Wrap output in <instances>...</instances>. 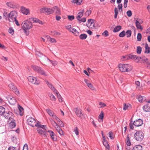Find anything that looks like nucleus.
<instances>
[{
  "label": "nucleus",
  "mask_w": 150,
  "mask_h": 150,
  "mask_svg": "<svg viewBox=\"0 0 150 150\" xmlns=\"http://www.w3.org/2000/svg\"><path fill=\"white\" fill-rule=\"evenodd\" d=\"M120 70L122 72H128L132 69V67L127 64H120L118 66Z\"/></svg>",
  "instance_id": "obj_1"
},
{
  "label": "nucleus",
  "mask_w": 150,
  "mask_h": 150,
  "mask_svg": "<svg viewBox=\"0 0 150 150\" xmlns=\"http://www.w3.org/2000/svg\"><path fill=\"white\" fill-rule=\"evenodd\" d=\"M47 85L51 89L53 92L55 93L57 95V98L58 99L59 101V102H61L62 101V98L59 93L58 91L54 87L51 83H50L47 81H45Z\"/></svg>",
  "instance_id": "obj_2"
},
{
  "label": "nucleus",
  "mask_w": 150,
  "mask_h": 150,
  "mask_svg": "<svg viewBox=\"0 0 150 150\" xmlns=\"http://www.w3.org/2000/svg\"><path fill=\"white\" fill-rule=\"evenodd\" d=\"M144 136V133L141 130L137 131L134 135L135 139L139 142H141L143 140Z\"/></svg>",
  "instance_id": "obj_3"
},
{
  "label": "nucleus",
  "mask_w": 150,
  "mask_h": 150,
  "mask_svg": "<svg viewBox=\"0 0 150 150\" xmlns=\"http://www.w3.org/2000/svg\"><path fill=\"white\" fill-rule=\"evenodd\" d=\"M22 28L25 29H29L32 27V23L28 21H23L22 23Z\"/></svg>",
  "instance_id": "obj_4"
},
{
  "label": "nucleus",
  "mask_w": 150,
  "mask_h": 150,
  "mask_svg": "<svg viewBox=\"0 0 150 150\" xmlns=\"http://www.w3.org/2000/svg\"><path fill=\"white\" fill-rule=\"evenodd\" d=\"M8 15V20L9 21L13 22H14V20L16 18L17 13L16 11H12L9 13Z\"/></svg>",
  "instance_id": "obj_5"
},
{
  "label": "nucleus",
  "mask_w": 150,
  "mask_h": 150,
  "mask_svg": "<svg viewBox=\"0 0 150 150\" xmlns=\"http://www.w3.org/2000/svg\"><path fill=\"white\" fill-rule=\"evenodd\" d=\"M74 110L77 116L79 117L81 119L85 118L84 116L82 113V110L81 109H78L77 108L74 109Z\"/></svg>",
  "instance_id": "obj_6"
},
{
  "label": "nucleus",
  "mask_w": 150,
  "mask_h": 150,
  "mask_svg": "<svg viewBox=\"0 0 150 150\" xmlns=\"http://www.w3.org/2000/svg\"><path fill=\"white\" fill-rule=\"evenodd\" d=\"M28 81L32 83L38 85L40 83L39 80L37 79L36 78L33 76H29L28 78Z\"/></svg>",
  "instance_id": "obj_7"
},
{
  "label": "nucleus",
  "mask_w": 150,
  "mask_h": 150,
  "mask_svg": "<svg viewBox=\"0 0 150 150\" xmlns=\"http://www.w3.org/2000/svg\"><path fill=\"white\" fill-rule=\"evenodd\" d=\"M8 86L18 96H19L20 95V93L18 90L13 84H10L8 85Z\"/></svg>",
  "instance_id": "obj_8"
},
{
  "label": "nucleus",
  "mask_w": 150,
  "mask_h": 150,
  "mask_svg": "<svg viewBox=\"0 0 150 150\" xmlns=\"http://www.w3.org/2000/svg\"><path fill=\"white\" fill-rule=\"evenodd\" d=\"M27 122L28 125L32 127L35 126V124L36 123V120L32 117H29L27 119Z\"/></svg>",
  "instance_id": "obj_9"
},
{
  "label": "nucleus",
  "mask_w": 150,
  "mask_h": 150,
  "mask_svg": "<svg viewBox=\"0 0 150 150\" xmlns=\"http://www.w3.org/2000/svg\"><path fill=\"white\" fill-rule=\"evenodd\" d=\"M42 62L43 63H46V62L49 61L54 66L56 65L57 64V62L56 61H52L49 59L47 57L44 56L42 58Z\"/></svg>",
  "instance_id": "obj_10"
},
{
  "label": "nucleus",
  "mask_w": 150,
  "mask_h": 150,
  "mask_svg": "<svg viewBox=\"0 0 150 150\" xmlns=\"http://www.w3.org/2000/svg\"><path fill=\"white\" fill-rule=\"evenodd\" d=\"M86 25L90 28L94 29L95 28V23L93 19H88Z\"/></svg>",
  "instance_id": "obj_11"
},
{
  "label": "nucleus",
  "mask_w": 150,
  "mask_h": 150,
  "mask_svg": "<svg viewBox=\"0 0 150 150\" xmlns=\"http://www.w3.org/2000/svg\"><path fill=\"white\" fill-rule=\"evenodd\" d=\"M134 20L135 21L136 26L137 29H140L142 30H143V28L140 25L141 21L140 19H139L137 18H135Z\"/></svg>",
  "instance_id": "obj_12"
},
{
  "label": "nucleus",
  "mask_w": 150,
  "mask_h": 150,
  "mask_svg": "<svg viewBox=\"0 0 150 150\" xmlns=\"http://www.w3.org/2000/svg\"><path fill=\"white\" fill-rule=\"evenodd\" d=\"M143 124V121L141 119H139L136 120L134 122V126L138 127L141 126Z\"/></svg>",
  "instance_id": "obj_13"
},
{
  "label": "nucleus",
  "mask_w": 150,
  "mask_h": 150,
  "mask_svg": "<svg viewBox=\"0 0 150 150\" xmlns=\"http://www.w3.org/2000/svg\"><path fill=\"white\" fill-rule=\"evenodd\" d=\"M12 115V113L11 112H7L5 111L3 115L7 119L9 118V120H11V119H12V117H11Z\"/></svg>",
  "instance_id": "obj_14"
},
{
  "label": "nucleus",
  "mask_w": 150,
  "mask_h": 150,
  "mask_svg": "<svg viewBox=\"0 0 150 150\" xmlns=\"http://www.w3.org/2000/svg\"><path fill=\"white\" fill-rule=\"evenodd\" d=\"M21 11L22 13L23 14L27 15L30 13V11L29 9L28 8H26L23 6H22L21 7Z\"/></svg>",
  "instance_id": "obj_15"
},
{
  "label": "nucleus",
  "mask_w": 150,
  "mask_h": 150,
  "mask_svg": "<svg viewBox=\"0 0 150 150\" xmlns=\"http://www.w3.org/2000/svg\"><path fill=\"white\" fill-rule=\"evenodd\" d=\"M52 8L54 10V12H55V13L57 15H61V12L59 8L57 6H54Z\"/></svg>",
  "instance_id": "obj_16"
},
{
  "label": "nucleus",
  "mask_w": 150,
  "mask_h": 150,
  "mask_svg": "<svg viewBox=\"0 0 150 150\" xmlns=\"http://www.w3.org/2000/svg\"><path fill=\"white\" fill-rule=\"evenodd\" d=\"M9 103L11 105H14L15 104L16 100L14 98L12 97H9L8 98Z\"/></svg>",
  "instance_id": "obj_17"
},
{
  "label": "nucleus",
  "mask_w": 150,
  "mask_h": 150,
  "mask_svg": "<svg viewBox=\"0 0 150 150\" xmlns=\"http://www.w3.org/2000/svg\"><path fill=\"white\" fill-rule=\"evenodd\" d=\"M47 132L50 133V136L52 139L54 141H56L57 138L56 135H55L54 133L52 131L50 130H49Z\"/></svg>",
  "instance_id": "obj_18"
},
{
  "label": "nucleus",
  "mask_w": 150,
  "mask_h": 150,
  "mask_svg": "<svg viewBox=\"0 0 150 150\" xmlns=\"http://www.w3.org/2000/svg\"><path fill=\"white\" fill-rule=\"evenodd\" d=\"M84 12V10H82L81 11L79 12L77 14V16L76 17V18L78 20H80L81 17L83 16V13Z\"/></svg>",
  "instance_id": "obj_19"
},
{
  "label": "nucleus",
  "mask_w": 150,
  "mask_h": 150,
  "mask_svg": "<svg viewBox=\"0 0 150 150\" xmlns=\"http://www.w3.org/2000/svg\"><path fill=\"white\" fill-rule=\"evenodd\" d=\"M35 126L37 127H39L40 128H41L42 129H43L45 130H46V129L47 128L46 126L45 125H40L39 123V121H38V122L35 124Z\"/></svg>",
  "instance_id": "obj_20"
},
{
  "label": "nucleus",
  "mask_w": 150,
  "mask_h": 150,
  "mask_svg": "<svg viewBox=\"0 0 150 150\" xmlns=\"http://www.w3.org/2000/svg\"><path fill=\"white\" fill-rule=\"evenodd\" d=\"M129 59H133L135 60H137V62L139 61V57L136 55H133L131 54H129Z\"/></svg>",
  "instance_id": "obj_21"
},
{
  "label": "nucleus",
  "mask_w": 150,
  "mask_h": 150,
  "mask_svg": "<svg viewBox=\"0 0 150 150\" xmlns=\"http://www.w3.org/2000/svg\"><path fill=\"white\" fill-rule=\"evenodd\" d=\"M37 130L38 132L41 135H44V136H45V133L46 132V130H42L41 129L38 127L37 129Z\"/></svg>",
  "instance_id": "obj_22"
},
{
  "label": "nucleus",
  "mask_w": 150,
  "mask_h": 150,
  "mask_svg": "<svg viewBox=\"0 0 150 150\" xmlns=\"http://www.w3.org/2000/svg\"><path fill=\"white\" fill-rule=\"evenodd\" d=\"M31 21H33V22L38 23L40 24H42V22L38 19L35 18H32L30 19Z\"/></svg>",
  "instance_id": "obj_23"
},
{
  "label": "nucleus",
  "mask_w": 150,
  "mask_h": 150,
  "mask_svg": "<svg viewBox=\"0 0 150 150\" xmlns=\"http://www.w3.org/2000/svg\"><path fill=\"white\" fill-rule=\"evenodd\" d=\"M11 122L10 123V126L11 128H13L14 127L16 126V123L15 120L13 119H11L10 120Z\"/></svg>",
  "instance_id": "obj_24"
},
{
  "label": "nucleus",
  "mask_w": 150,
  "mask_h": 150,
  "mask_svg": "<svg viewBox=\"0 0 150 150\" xmlns=\"http://www.w3.org/2000/svg\"><path fill=\"white\" fill-rule=\"evenodd\" d=\"M143 108L145 112L150 111V106L148 104H146L144 105L143 107Z\"/></svg>",
  "instance_id": "obj_25"
},
{
  "label": "nucleus",
  "mask_w": 150,
  "mask_h": 150,
  "mask_svg": "<svg viewBox=\"0 0 150 150\" xmlns=\"http://www.w3.org/2000/svg\"><path fill=\"white\" fill-rule=\"evenodd\" d=\"M104 146L105 147V150H110V146L106 141L103 142Z\"/></svg>",
  "instance_id": "obj_26"
},
{
  "label": "nucleus",
  "mask_w": 150,
  "mask_h": 150,
  "mask_svg": "<svg viewBox=\"0 0 150 150\" xmlns=\"http://www.w3.org/2000/svg\"><path fill=\"white\" fill-rule=\"evenodd\" d=\"M56 130L61 135H64V133L62 130L61 129L59 126H57L56 128Z\"/></svg>",
  "instance_id": "obj_27"
},
{
  "label": "nucleus",
  "mask_w": 150,
  "mask_h": 150,
  "mask_svg": "<svg viewBox=\"0 0 150 150\" xmlns=\"http://www.w3.org/2000/svg\"><path fill=\"white\" fill-rule=\"evenodd\" d=\"M132 150H143L142 146L140 145H137L134 146Z\"/></svg>",
  "instance_id": "obj_28"
},
{
  "label": "nucleus",
  "mask_w": 150,
  "mask_h": 150,
  "mask_svg": "<svg viewBox=\"0 0 150 150\" xmlns=\"http://www.w3.org/2000/svg\"><path fill=\"white\" fill-rule=\"evenodd\" d=\"M70 31L72 32L76 36H78L79 34V32L77 31V30L74 28H72V30H70Z\"/></svg>",
  "instance_id": "obj_29"
},
{
  "label": "nucleus",
  "mask_w": 150,
  "mask_h": 150,
  "mask_svg": "<svg viewBox=\"0 0 150 150\" xmlns=\"http://www.w3.org/2000/svg\"><path fill=\"white\" fill-rule=\"evenodd\" d=\"M46 111L48 114L50 116H52L53 117L54 116H55L54 112L51 110L49 109H47Z\"/></svg>",
  "instance_id": "obj_30"
},
{
  "label": "nucleus",
  "mask_w": 150,
  "mask_h": 150,
  "mask_svg": "<svg viewBox=\"0 0 150 150\" xmlns=\"http://www.w3.org/2000/svg\"><path fill=\"white\" fill-rule=\"evenodd\" d=\"M6 4L9 7L11 8H16V6L12 2H7L6 3Z\"/></svg>",
  "instance_id": "obj_31"
},
{
  "label": "nucleus",
  "mask_w": 150,
  "mask_h": 150,
  "mask_svg": "<svg viewBox=\"0 0 150 150\" xmlns=\"http://www.w3.org/2000/svg\"><path fill=\"white\" fill-rule=\"evenodd\" d=\"M139 59H141L142 62L144 63H146V64H149L148 62V59L145 57H139Z\"/></svg>",
  "instance_id": "obj_32"
},
{
  "label": "nucleus",
  "mask_w": 150,
  "mask_h": 150,
  "mask_svg": "<svg viewBox=\"0 0 150 150\" xmlns=\"http://www.w3.org/2000/svg\"><path fill=\"white\" fill-rule=\"evenodd\" d=\"M46 12L47 14H52L54 12L53 9H51L49 8H46Z\"/></svg>",
  "instance_id": "obj_33"
},
{
  "label": "nucleus",
  "mask_w": 150,
  "mask_h": 150,
  "mask_svg": "<svg viewBox=\"0 0 150 150\" xmlns=\"http://www.w3.org/2000/svg\"><path fill=\"white\" fill-rule=\"evenodd\" d=\"M38 73L40 74H41L43 76H47V75L46 74L45 72L43 70V69H42L41 68H40V69H39V70L38 71Z\"/></svg>",
  "instance_id": "obj_34"
},
{
  "label": "nucleus",
  "mask_w": 150,
  "mask_h": 150,
  "mask_svg": "<svg viewBox=\"0 0 150 150\" xmlns=\"http://www.w3.org/2000/svg\"><path fill=\"white\" fill-rule=\"evenodd\" d=\"M145 50L144 52L146 53L149 54L150 52V49L147 44L145 45Z\"/></svg>",
  "instance_id": "obj_35"
},
{
  "label": "nucleus",
  "mask_w": 150,
  "mask_h": 150,
  "mask_svg": "<svg viewBox=\"0 0 150 150\" xmlns=\"http://www.w3.org/2000/svg\"><path fill=\"white\" fill-rule=\"evenodd\" d=\"M122 28L121 26L120 25L117 26L115 27L113 30V32L116 33L119 31Z\"/></svg>",
  "instance_id": "obj_36"
},
{
  "label": "nucleus",
  "mask_w": 150,
  "mask_h": 150,
  "mask_svg": "<svg viewBox=\"0 0 150 150\" xmlns=\"http://www.w3.org/2000/svg\"><path fill=\"white\" fill-rule=\"evenodd\" d=\"M126 144L128 146H129L131 144L130 140L129 134L127 135V137Z\"/></svg>",
  "instance_id": "obj_37"
},
{
  "label": "nucleus",
  "mask_w": 150,
  "mask_h": 150,
  "mask_svg": "<svg viewBox=\"0 0 150 150\" xmlns=\"http://www.w3.org/2000/svg\"><path fill=\"white\" fill-rule=\"evenodd\" d=\"M72 2L73 3L76 4L77 5H79L82 2V0H73Z\"/></svg>",
  "instance_id": "obj_38"
},
{
  "label": "nucleus",
  "mask_w": 150,
  "mask_h": 150,
  "mask_svg": "<svg viewBox=\"0 0 150 150\" xmlns=\"http://www.w3.org/2000/svg\"><path fill=\"white\" fill-rule=\"evenodd\" d=\"M32 68L34 71H37L38 72L39 69L41 68V67H40L35 65L32 66Z\"/></svg>",
  "instance_id": "obj_39"
},
{
  "label": "nucleus",
  "mask_w": 150,
  "mask_h": 150,
  "mask_svg": "<svg viewBox=\"0 0 150 150\" xmlns=\"http://www.w3.org/2000/svg\"><path fill=\"white\" fill-rule=\"evenodd\" d=\"M5 109L3 106H0V115H2L5 111Z\"/></svg>",
  "instance_id": "obj_40"
},
{
  "label": "nucleus",
  "mask_w": 150,
  "mask_h": 150,
  "mask_svg": "<svg viewBox=\"0 0 150 150\" xmlns=\"http://www.w3.org/2000/svg\"><path fill=\"white\" fill-rule=\"evenodd\" d=\"M18 108L19 110L18 112L20 115H23V108L20 105L18 106Z\"/></svg>",
  "instance_id": "obj_41"
},
{
  "label": "nucleus",
  "mask_w": 150,
  "mask_h": 150,
  "mask_svg": "<svg viewBox=\"0 0 150 150\" xmlns=\"http://www.w3.org/2000/svg\"><path fill=\"white\" fill-rule=\"evenodd\" d=\"M53 36L59 35H61L60 33L56 31H53L51 32Z\"/></svg>",
  "instance_id": "obj_42"
},
{
  "label": "nucleus",
  "mask_w": 150,
  "mask_h": 150,
  "mask_svg": "<svg viewBox=\"0 0 150 150\" xmlns=\"http://www.w3.org/2000/svg\"><path fill=\"white\" fill-rule=\"evenodd\" d=\"M79 38L81 40H85L87 37V35L86 34H82L79 35Z\"/></svg>",
  "instance_id": "obj_43"
},
{
  "label": "nucleus",
  "mask_w": 150,
  "mask_h": 150,
  "mask_svg": "<svg viewBox=\"0 0 150 150\" xmlns=\"http://www.w3.org/2000/svg\"><path fill=\"white\" fill-rule=\"evenodd\" d=\"M145 97L142 96H138L137 97V99L138 101L140 102H142L144 99H145Z\"/></svg>",
  "instance_id": "obj_44"
},
{
  "label": "nucleus",
  "mask_w": 150,
  "mask_h": 150,
  "mask_svg": "<svg viewBox=\"0 0 150 150\" xmlns=\"http://www.w3.org/2000/svg\"><path fill=\"white\" fill-rule=\"evenodd\" d=\"M114 12L115 14L114 17L115 19H116L117 17V15L118 14V11L117 8L116 7H115V8Z\"/></svg>",
  "instance_id": "obj_45"
},
{
  "label": "nucleus",
  "mask_w": 150,
  "mask_h": 150,
  "mask_svg": "<svg viewBox=\"0 0 150 150\" xmlns=\"http://www.w3.org/2000/svg\"><path fill=\"white\" fill-rule=\"evenodd\" d=\"M132 34V31L130 30H128L126 32V34L127 38L131 37Z\"/></svg>",
  "instance_id": "obj_46"
},
{
  "label": "nucleus",
  "mask_w": 150,
  "mask_h": 150,
  "mask_svg": "<svg viewBox=\"0 0 150 150\" xmlns=\"http://www.w3.org/2000/svg\"><path fill=\"white\" fill-rule=\"evenodd\" d=\"M98 117L99 119H100V120H102V121H103L104 117V113L103 111H101L98 116Z\"/></svg>",
  "instance_id": "obj_47"
},
{
  "label": "nucleus",
  "mask_w": 150,
  "mask_h": 150,
  "mask_svg": "<svg viewBox=\"0 0 150 150\" xmlns=\"http://www.w3.org/2000/svg\"><path fill=\"white\" fill-rule=\"evenodd\" d=\"M49 97L50 99L53 101H55L56 100V98L52 94H50Z\"/></svg>",
  "instance_id": "obj_48"
},
{
  "label": "nucleus",
  "mask_w": 150,
  "mask_h": 150,
  "mask_svg": "<svg viewBox=\"0 0 150 150\" xmlns=\"http://www.w3.org/2000/svg\"><path fill=\"white\" fill-rule=\"evenodd\" d=\"M8 14L9 13H8L6 11L4 12L3 13V16L5 19H8L9 16Z\"/></svg>",
  "instance_id": "obj_49"
},
{
  "label": "nucleus",
  "mask_w": 150,
  "mask_h": 150,
  "mask_svg": "<svg viewBox=\"0 0 150 150\" xmlns=\"http://www.w3.org/2000/svg\"><path fill=\"white\" fill-rule=\"evenodd\" d=\"M142 48L140 46H138L137 47V52L138 54H141L142 52Z\"/></svg>",
  "instance_id": "obj_50"
},
{
  "label": "nucleus",
  "mask_w": 150,
  "mask_h": 150,
  "mask_svg": "<svg viewBox=\"0 0 150 150\" xmlns=\"http://www.w3.org/2000/svg\"><path fill=\"white\" fill-rule=\"evenodd\" d=\"M122 4H119L118 6V11L119 12H121L122 11Z\"/></svg>",
  "instance_id": "obj_51"
},
{
  "label": "nucleus",
  "mask_w": 150,
  "mask_h": 150,
  "mask_svg": "<svg viewBox=\"0 0 150 150\" xmlns=\"http://www.w3.org/2000/svg\"><path fill=\"white\" fill-rule=\"evenodd\" d=\"M121 59L122 60H126L129 59V54L126 55L125 56H123L122 57Z\"/></svg>",
  "instance_id": "obj_52"
},
{
  "label": "nucleus",
  "mask_w": 150,
  "mask_h": 150,
  "mask_svg": "<svg viewBox=\"0 0 150 150\" xmlns=\"http://www.w3.org/2000/svg\"><path fill=\"white\" fill-rule=\"evenodd\" d=\"M125 35V31L123 30L121 32L119 35L120 37L122 38L124 37Z\"/></svg>",
  "instance_id": "obj_53"
},
{
  "label": "nucleus",
  "mask_w": 150,
  "mask_h": 150,
  "mask_svg": "<svg viewBox=\"0 0 150 150\" xmlns=\"http://www.w3.org/2000/svg\"><path fill=\"white\" fill-rule=\"evenodd\" d=\"M133 124L134 122H133L132 121L130 122L129 124V126L130 129H134V125Z\"/></svg>",
  "instance_id": "obj_54"
},
{
  "label": "nucleus",
  "mask_w": 150,
  "mask_h": 150,
  "mask_svg": "<svg viewBox=\"0 0 150 150\" xmlns=\"http://www.w3.org/2000/svg\"><path fill=\"white\" fill-rule=\"evenodd\" d=\"M46 7L40 9V11L41 13H46Z\"/></svg>",
  "instance_id": "obj_55"
},
{
  "label": "nucleus",
  "mask_w": 150,
  "mask_h": 150,
  "mask_svg": "<svg viewBox=\"0 0 150 150\" xmlns=\"http://www.w3.org/2000/svg\"><path fill=\"white\" fill-rule=\"evenodd\" d=\"M130 107V104H129V105H127L126 104H125L123 108V110H125L127 109H129Z\"/></svg>",
  "instance_id": "obj_56"
},
{
  "label": "nucleus",
  "mask_w": 150,
  "mask_h": 150,
  "mask_svg": "<svg viewBox=\"0 0 150 150\" xmlns=\"http://www.w3.org/2000/svg\"><path fill=\"white\" fill-rule=\"evenodd\" d=\"M142 38V35L140 33H139L137 34V40L138 41H140Z\"/></svg>",
  "instance_id": "obj_57"
},
{
  "label": "nucleus",
  "mask_w": 150,
  "mask_h": 150,
  "mask_svg": "<svg viewBox=\"0 0 150 150\" xmlns=\"http://www.w3.org/2000/svg\"><path fill=\"white\" fill-rule=\"evenodd\" d=\"M51 124L52 126L54 127L55 129H56V128L57 127V126H59L57 124V123L55 121L52 122Z\"/></svg>",
  "instance_id": "obj_58"
},
{
  "label": "nucleus",
  "mask_w": 150,
  "mask_h": 150,
  "mask_svg": "<svg viewBox=\"0 0 150 150\" xmlns=\"http://www.w3.org/2000/svg\"><path fill=\"white\" fill-rule=\"evenodd\" d=\"M102 35L105 37H107L108 36V32L107 30H105L103 33H102Z\"/></svg>",
  "instance_id": "obj_59"
},
{
  "label": "nucleus",
  "mask_w": 150,
  "mask_h": 150,
  "mask_svg": "<svg viewBox=\"0 0 150 150\" xmlns=\"http://www.w3.org/2000/svg\"><path fill=\"white\" fill-rule=\"evenodd\" d=\"M99 105L100 106V108H102L106 106L105 103L102 102H100L99 103Z\"/></svg>",
  "instance_id": "obj_60"
},
{
  "label": "nucleus",
  "mask_w": 150,
  "mask_h": 150,
  "mask_svg": "<svg viewBox=\"0 0 150 150\" xmlns=\"http://www.w3.org/2000/svg\"><path fill=\"white\" fill-rule=\"evenodd\" d=\"M87 86L91 89L92 90H94V88L91 83H89L88 84Z\"/></svg>",
  "instance_id": "obj_61"
},
{
  "label": "nucleus",
  "mask_w": 150,
  "mask_h": 150,
  "mask_svg": "<svg viewBox=\"0 0 150 150\" xmlns=\"http://www.w3.org/2000/svg\"><path fill=\"white\" fill-rule=\"evenodd\" d=\"M74 131L76 135H79V132L77 127H75V128L74 129Z\"/></svg>",
  "instance_id": "obj_62"
},
{
  "label": "nucleus",
  "mask_w": 150,
  "mask_h": 150,
  "mask_svg": "<svg viewBox=\"0 0 150 150\" xmlns=\"http://www.w3.org/2000/svg\"><path fill=\"white\" fill-rule=\"evenodd\" d=\"M127 16L128 17H131L132 15V13L131 11L130 10L127 11Z\"/></svg>",
  "instance_id": "obj_63"
},
{
  "label": "nucleus",
  "mask_w": 150,
  "mask_h": 150,
  "mask_svg": "<svg viewBox=\"0 0 150 150\" xmlns=\"http://www.w3.org/2000/svg\"><path fill=\"white\" fill-rule=\"evenodd\" d=\"M8 32L9 33L13 34V33L14 31L13 28H10Z\"/></svg>",
  "instance_id": "obj_64"
}]
</instances>
